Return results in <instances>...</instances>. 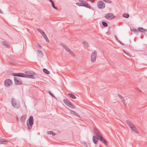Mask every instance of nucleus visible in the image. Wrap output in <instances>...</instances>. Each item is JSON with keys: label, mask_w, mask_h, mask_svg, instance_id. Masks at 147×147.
I'll return each instance as SVG.
<instances>
[{"label": "nucleus", "mask_w": 147, "mask_h": 147, "mask_svg": "<svg viewBox=\"0 0 147 147\" xmlns=\"http://www.w3.org/2000/svg\"><path fill=\"white\" fill-rule=\"evenodd\" d=\"M34 123L33 118L32 116H30L26 121V124L28 128L30 130L31 129Z\"/></svg>", "instance_id": "f257e3e1"}, {"label": "nucleus", "mask_w": 147, "mask_h": 147, "mask_svg": "<svg viewBox=\"0 0 147 147\" xmlns=\"http://www.w3.org/2000/svg\"><path fill=\"white\" fill-rule=\"evenodd\" d=\"M12 76H16L25 77L32 79H34L35 77L32 74L29 75L28 74H11Z\"/></svg>", "instance_id": "f03ea898"}, {"label": "nucleus", "mask_w": 147, "mask_h": 147, "mask_svg": "<svg viewBox=\"0 0 147 147\" xmlns=\"http://www.w3.org/2000/svg\"><path fill=\"white\" fill-rule=\"evenodd\" d=\"M11 103L13 106L16 108H18L20 107V101L16 100L14 98H12Z\"/></svg>", "instance_id": "7ed1b4c3"}, {"label": "nucleus", "mask_w": 147, "mask_h": 147, "mask_svg": "<svg viewBox=\"0 0 147 147\" xmlns=\"http://www.w3.org/2000/svg\"><path fill=\"white\" fill-rule=\"evenodd\" d=\"M97 55V52L96 51L92 52L91 56V59L92 62H94L95 61Z\"/></svg>", "instance_id": "20e7f679"}, {"label": "nucleus", "mask_w": 147, "mask_h": 147, "mask_svg": "<svg viewBox=\"0 0 147 147\" xmlns=\"http://www.w3.org/2000/svg\"><path fill=\"white\" fill-rule=\"evenodd\" d=\"M97 5L98 8L100 9H103L105 7V3L101 1H98L97 2Z\"/></svg>", "instance_id": "39448f33"}, {"label": "nucleus", "mask_w": 147, "mask_h": 147, "mask_svg": "<svg viewBox=\"0 0 147 147\" xmlns=\"http://www.w3.org/2000/svg\"><path fill=\"white\" fill-rule=\"evenodd\" d=\"M105 17L107 19H112L115 18V16L113 13H109L106 14Z\"/></svg>", "instance_id": "423d86ee"}, {"label": "nucleus", "mask_w": 147, "mask_h": 147, "mask_svg": "<svg viewBox=\"0 0 147 147\" xmlns=\"http://www.w3.org/2000/svg\"><path fill=\"white\" fill-rule=\"evenodd\" d=\"M129 127L134 132L138 133V131L136 127L135 126L130 122L129 121Z\"/></svg>", "instance_id": "0eeeda50"}, {"label": "nucleus", "mask_w": 147, "mask_h": 147, "mask_svg": "<svg viewBox=\"0 0 147 147\" xmlns=\"http://www.w3.org/2000/svg\"><path fill=\"white\" fill-rule=\"evenodd\" d=\"M14 81L15 84H16L21 85L22 84V81L16 77H14Z\"/></svg>", "instance_id": "6e6552de"}, {"label": "nucleus", "mask_w": 147, "mask_h": 147, "mask_svg": "<svg viewBox=\"0 0 147 147\" xmlns=\"http://www.w3.org/2000/svg\"><path fill=\"white\" fill-rule=\"evenodd\" d=\"M62 46H63V48L65 49V50L66 51H67L71 55L74 56H75V55L73 52L71 51L70 49L67 46L63 44H62Z\"/></svg>", "instance_id": "1a4fd4ad"}, {"label": "nucleus", "mask_w": 147, "mask_h": 147, "mask_svg": "<svg viewBox=\"0 0 147 147\" xmlns=\"http://www.w3.org/2000/svg\"><path fill=\"white\" fill-rule=\"evenodd\" d=\"M4 84L6 86L9 87L12 84V82L10 79H7L5 80Z\"/></svg>", "instance_id": "9d476101"}, {"label": "nucleus", "mask_w": 147, "mask_h": 147, "mask_svg": "<svg viewBox=\"0 0 147 147\" xmlns=\"http://www.w3.org/2000/svg\"><path fill=\"white\" fill-rule=\"evenodd\" d=\"M93 132L94 134L96 136L98 137V138L99 137V136H100L99 134L100 133L99 131L97 129L95 128L94 127L93 128Z\"/></svg>", "instance_id": "9b49d317"}, {"label": "nucleus", "mask_w": 147, "mask_h": 147, "mask_svg": "<svg viewBox=\"0 0 147 147\" xmlns=\"http://www.w3.org/2000/svg\"><path fill=\"white\" fill-rule=\"evenodd\" d=\"M99 139L100 141L102 143L104 144L105 145H107L108 144V142L107 141L104 139L103 137L102 136H99L98 138Z\"/></svg>", "instance_id": "f8f14e48"}, {"label": "nucleus", "mask_w": 147, "mask_h": 147, "mask_svg": "<svg viewBox=\"0 0 147 147\" xmlns=\"http://www.w3.org/2000/svg\"><path fill=\"white\" fill-rule=\"evenodd\" d=\"M82 6H84L90 9L91 8V7L90 6L89 4L86 3L85 1V2H82L81 3Z\"/></svg>", "instance_id": "ddd939ff"}, {"label": "nucleus", "mask_w": 147, "mask_h": 147, "mask_svg": "<svg viewBox=\"0 0 147 147\" xmlns=\"http://www.w3.org/2000/svg\"><path fill=\"white\" fill-rule=\"evenodd\" d=\"M99 139L97 137L95 136H93V141L94 143L95 144H96L97 143L98 140Z\"/></svg>", "instance_id": "4468645a"}, {"label": "nucleus", "mask_w": 147, "mask_h": 147, "mask_svg": "<svg viewBox=\"0 0 147 147\" xmlns=\"http://www.w3.org/2000/svg\"><path fill=\"white\" fill-rule=\"evenodd\" d=\"M8 142V141L5 139L3 138H0V143L2 144H6Z\"/></svg>", "instance_id": "2eb2a0df"}, {"label": "nucleus", "mask_w": 147, "mask_h": 147, "mask_svg": "<svg viewBox=\"0 0 147 147\" xmlns=\"http://www.w3.org/2000/svg\"><path fill=\"white\" fill-rule=\"evenodd\" d=\"M69 110L71 114L74 115L76 116L79 118H81L80 116L75 111L71 110Z\"/></svg>", "instance_id": "dca6fc26"}, {"label": "nucleus", "mask_w": 147, "mask_h": 147, "mask_svg": "<svg viewBox=\"0 0 147 147\" xmlns=\"http://www.w3.org/2000/svg\"><path fill=\"white\" fill-rule=\"evenodd\" d=\"M138 31L140 32H142L143 33L147 31V30L144 29L142 27L138 28Z\"/></svg>", "instance_id": "f3484780"}, {"label": "nucleus", "mask_w": 147, "mask_h": 147, "mask_svg": "<svg viewBox=\"0 0 147 147\" xmlns=\"http://www.w3.org/2000/svg\"><path fill=\"white\" fill-rule=\"evenodd\" d=\"M63 102H64V103L67 106H69L68 105L71 102L68 99H64L63 100Z\"/></svg>", "instance_id": "a211bd4d"}, {"label": "nucleus", "mask_w": 147, "mask_h": 147, "mask_svg": "<svg viewBox=\"0 0 147 147\" xmlns=\"http://www.w3.org/2000/svg\"><path fill=\"white\" fill-rule=\"evenodd\" d=\"M26 119V115H24L21 116L20 119L22 122H24Z\"/></svg>", "instance_id": "6ab92c4d"}, {"label": "nucleus", "mask_w": 147, "mask_h": 147, "mask_svg": "<svg viewBox=\"0 0 147 147\" xmlns=\"http://www.w3.org/2000/svg\"><path fill=\"white\" fill-rule=\"evenodd\" d=\"M49 1L51 3L52 6L53 8L57 10H58V8L56 7L55 6V4L53 1L52 0H49Z\"/></svg>", "instance_id": "aec40b11"}, {"label": "nucleus", "mask_w": 147, "mask_h": 147, "mask_svg": "<svg viewBox=\"0 0 147 147\" xmlns=\"http://www.w3.org/2000/svg\"><path fill=\"white\" fill-rule=\"evenodd\" d=\"M2 45L4 46L5 47H6L9 48H10V46L9 45L7 44V43H6V42H2Z\"/></svg>", "instance_id": "412c9836"}, {"label": "nucleus", "mask_w": 147, "mask_h": 147, "mask_svg": "<svg viewBox=\"0 0 147 147\" xmlns=\"http://www.w3.org/2000/svg\"><path fill=\"white\" fill-rule=\"evenodd\" d=\"M42 35L43 36L47 42H49V40L48 39L46 34L45 33L44 34H42Z\"/></svg>", "instance_id": "4be33fe9"}, {"label": "nucleus", "mask_w": 147, "mask_h": 147, "mask_svg": "<svg viewBox=\"0 0 147 147\" xmlns=\"http://www.w3.org/2000/svg\"><path fill=\"white\" fill-rule=\"evenodd\" d=\"M68 95L72 99H76V97L73 94L71 93H68Z\"/></svg>", "instance_id": "5701e85b"}, {"label": "nucleus", "mask_w": 147, "mask_h": 147, "mask_svg": "<svg viewBox=\"0 0 147 147\" xmlns=\"http://www.w3.org/2000/svg\"><path fill=\"white\" fill-rule=\"evenodd\" d=\"M68 105L69 106H68V107H69L71 108L72 109H74L75 108V106L71 102H70Z\"/></svg>", "instance_id": "b1692460"}, {"label": "nucleus", "mask_w": 147, "mask_h": 147, "mask_svg": "<svg viewBox=\"0 0 147 147\" xmlns=\"http://www.w3.org/2000/svg\"><path fill=\"white\" fill-rule=\"evenodd\" d=\"M131 31H133L134 33H136V34H138L139 33V32L138 30H137L135 28H133V29H130Z\"/></svg>", "instance_id": "393cba45"}, {"label": "nucleus", "mask_w": 147, "mask_h": 147, "mask_svg": "<svg viewBox=\"0 0 147 147\" xmlns=\"http://www.w3.org/2000/svg\"><path fill=\"white\" fill-rule=\"evenodd\" d=\"M48 134H52L53 136H55L56 135L54 131H48Z\"/></svg>", "instance_id": "a878e982"}, {"label": "nucleus", "mask_w": 147, "mask_h": 147, "mask_svg": "<svg viewBox=\"0 0 147 147\" xmlns=\"http://www.w3.org/2000/svg\"><path fill=\"white\" fill-rule=\"evenodd\" d=\"M43 72L45 74H49V71L47 69L44 68L43 69Z\"/></svg>", "instance_id": "bb28decb"}, {"label": "nucleus", "mask_w": 147, "mask_h": 147, "mask_svg": "<svg viewBox=\"0 0 147 147\" xmlns=\"http://www.w3.org/2000/svg\"><path fill=\"white\" fill-rule=\"evenodd\" d=\"M37 30L38 32L41 33L42 35V34H44L45 33L42 30L40 29H38Z\"/></svg>", "instance_id": "cd10ccee"}, {"label": "nucleus", "mask_w": 147, "mask_h": 147, "mask_svg": "<svg viewBox=\"0 0 147 147\" xmlns=\"http://www.w3.org/2000/svg\"><path fill=\"white\" fill-rule=\"evenodd\" d=\"M123 16L124 18H129V14L125 13L123 15Z\"/></svg>", "instance_id": "c85d7f7f"}, {"label": "nucleus", "mask_w": 147, "mask_h": 147, "mask_svg": "<svg viewBox=\"0 0 147 147\" xmlns=\"http://www.w3.org/2000/svg\"><path fill=\"white\" fill-rule=\"evenodd\" d=\"M83 44L87 47L89 46V45L87 42L84 41L83 42Z\"/></svg>", "instance_id": "c756f323"}, {"label": "nucleus", "mask_w": 147, "mask_h": 147, "mask_svg": "<svg viewBox=\"0 0 147 147\" xmlns=\"http://www.w3.org/2000/svg\"><path fill=\"white\" fill-rule=\"evenodd\" d=\"M118 96H119V98H120L122 100H123V98L122 97V96H121V95H120V94H118ZM123 103H124V105H125V103L124 101L123 100Z\"/></svg>", "instance_id": "7c9ffc66"}, {"label": "nucleus", "mask_w": 147, "mask_h": 147, "mask_svg": "<svg viewBox=\"0 0 147 147\" xmlns=\"http://www.w3.org/2000/svg\"><path fill=\"white\" fill-rule=\"evenodd\" d=\"M102 25L105 27H107V23L105 22H102Z\"/></svg>", "instance_id": "2f4dec72"}, {"label": "nucleus", "mask_w": 147, "mask_h": 147, "mask_svg": "<svg viewBox=\"0 0 147 147\" xmlns=\"http://www.w3.org/2000/svg\"><path fill=\"white\" fill-rule=\"evenodd\" d=\"M38 54L40 55V56H42L43 55L42 53V51L40 50L38 51Z\"/></svg>", "instance_id": "473e14b6"}, {"label": "nucleus", "mask_w": 147, "mask_h": 147, "mask_svg": "<svg viewBox=\"0 0 147 147\" xmlns=\"http://www.w3.org/2000/svg\"><path fill=\"white\" fill-rule=\"evenodd\" d=\"M49 94L50 95H51V96L52 97H53L55 98V96L51 92V91H50V90L49 91Z\"/></svg>", "instance_id": "72a5a7b5"}, {"label": "nucleus", "mask_w": 147, "mask_h": 147, "mask_svg": "<svg viewBox=\"0 0 147 147\" xmlns=\"http://www.w3.org/2000/svg\"><path fill=\"white\" fill-rule=\"evenodd\" d=\"M25 74H35L33 71H28L25 72Z\"/></svg>", "instance_id": "f704fd0d"}, {"label": "nucleus", "mask_w": 147, "mask_h": 147, "mask_svg": "<svg viewBox=\"0 0 147 147\" xmlns=\"http://www.w3.org/2000/svg\"><path fill=\"white\" fill-rule=\"evenodd\" d=\"M76 4L79 6H82V3H76Z\"/></svg>", "instance_id": "c9c22d12"}, {"label": "nucleus", "mask_w": 147, "mask_h": 147, "mask_svg": "<svg viewBox=\"0 0 147 147\" xmlns=\"http://www.w3.org/2000/svg\"><path fill=\"white\" fill-rule=\"evenodd\" d=\"M78 1L80 3H82V2H85V1H84V0H78Z\"/></svg>", "instance_id": "e433bc0d"}, {"label": "nucleus", "mask_w": 147, "mask_h": 147, "mask_svg": "<svg viewBox=\"0 0 147 147\" xmlns=\"http://www.w3.org/2000/svg\"><path fill=\"white\" fill-rule=\"evenodd\" d=\"M136 90H137L138 92H140L142 91L141 90L138 88H136Z\"/></svg>", "instance_id": "4c0bfd02"}, {"label": "nucleus", "mask_w": 147, "mask_h": 147, "mask_svg": "<svg viewBox=\"0 0 147 147\" xmlns=\"http://www.w3.org/2000/svg\"><path fill=\"white\" fill-rule=\"evenodd\" d=\"M115 38L116 39V40L118 42L119 41V40L116 37V36L115 35Z\"/></svg>", "instance_id": "58836bf2"}, {"label": "nucleus", "mask_w": 147, "mask_h": 147, "mask_svg": "<svg viewBox=\"0 0 147 147\" xmlns=\"http://www.w3.org/2000/svg\"><path fill=\"white\" fill-rule=\"evenodd\" d=\"M119 43L121 44L122 45H124V44L122 42H121V41H120L119 40V41L118 42Z\"/></svg>", "instance_id": "ea45409f"}, {"label": "nucleus", "mask_w": 147, "mask_h": 147, "mask_svg": "<svg viewBox=\"0 0 147 147\" xmlns=\"http://www.w3.org/2000/svg\"><path fill=\"white\" fill-rule=\"evenodd\" d=\"M123 52L126 54L127 56H129V53H127V52H126L125 51L123 50Z\"/></svg>", "instance_id": "a19ab883"}, {"label": "nucleus", "mask_w": 147, "mask_h": 147, "mask_svg": "<svg viewBox=\"0 0 147 147\" xmlns=\"http://www.w3.org/2000/svg\"><path fill=\"white\" fill-rule=\"evenodd\" d=\"M11 74H23L22 73H12Z\"/></svg>", "instance_id": "79ce46f5"}, {"label": "nucleus", "mask_w": 147, "mask_h": 147, "mask_svg": "<svg viewBox=\"0 0 147 147\" xmlns=\"http://www.w3.org/2000/svg\"><path fill=\"white\" fill-rule=\"evenodd\" d=\"M126 122L128 124V125H129V121L128 120H126Z\"/></svg>", "instance_id": "37998d69"}, {"label": "nucleus", "mask_w": 147, "mask_h": 147, "mask_svg": "<svg viewBox=\"0 0 147 147\" xmlns=\"http://www.w3.org/2000/svg\"><path fill=\"white\" fill-rule=\"evenodd\" d=\"M92 0H90V1H91V2L92 3H94V1H92Z\"/></svg>", "instance_id": "c03bdc74"}, {"label": "nucleus", "mask_w": 147, "mask_h": 147, "mask_svg": "<svg viewBox=\"0 0 147 147\" xmlns=\"http://www.w3.org/2000/svg\"><path fill=\"white\" fill-rule=\"evenodd\" d=\"M0 13H2V12L1 11V10L0 9Z\"/></svg>", "instance_id": "a18cd8bd"}, {"label": "nucleus", "mask_w": 147, "mask_h": 147, "mask_svg": "<svg viewBox=\"0 0 147 147\" xmlns=\"http://www.w3.org/2000/svg\"><path fill=\"white\" fill-rule=\"evenodd\" d=\"M129 57H131L129 55Z\"/></svg>", "instance_id": "49530a36"}]
</instances>
